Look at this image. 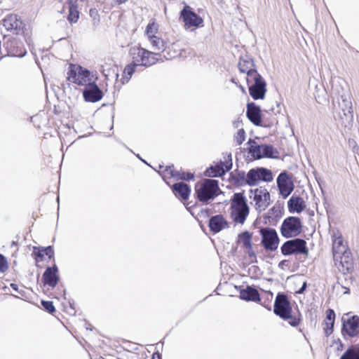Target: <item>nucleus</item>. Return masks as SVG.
Segmentation results:
<instances>
[{
	"label": "nucleus",
	"mask_w": 359,
	"mask_h": 359,
	"mask_svg": "<svg viewBox=\"0 0 359 359\" xmlns=\"http://www.w3.org/2000/svg\"><path fill=\"white\" fill-rule=\"evenodd\" d=\"M91 80L89 70L79 65L69 64L67 73V81L69 83L84 87L89 84Z\"/></svg>",
	"instance_id": "obj_7"
},
{
	"label": "nucleus",
	"mask_w": 359,
	"mask_h": 359,
	"mask_svg": "<svg viewBox=\"0 0 359 359\" xmlns=\"http://www.w3.org/2000/svg\"><path fill=\"white\" fill-rule=\"evenodd\" d=\"M2 26L13 36H30L32 27L16 13H10L2 20Z\"/></svg>",
	"instance_id": "obj_5"
},
{
	"label": "nucleus",
	"mask_w": 359,
	"mask_h": 359,
	"mask_svg": "<svg viewBox=\"0 0 359 359\" xmlns=\"http://www.w3.org/2000/svg\"><path fill=\"white\" fill-rule=\"evenodd\" d=\"M194 179H195L194 173L191 172L184 171L182 168L178 170L177 181L182 180V181L189 182L191 180H194Z\"/></svg>",
	"instance_id": "obj_39"
},
{
	"label": "nucleus",
	"mask_w": 359,
	"mask_h": 359,
	"mask_svg": "<svg viewBox=\"0 0 359 359\" xmlns=\"http://www.w3.org/2000/svg\"><path fill=\"white\" fill-rule=\"evenodd\" d=\"M90 16H93V15H97V11L95 8H91L90 10Z\"/></svg>",
	"instance_id": "obj_48"
},
{
	"label": "nucleus",
	"mask_w": 359,
	"mask_h": 359,
	"mask_svg": "<svg viewBox=\"0 0 359 359\" xmlns=\"http://www.w3.org/2000/svg\"><path fill=\"white\" fill-rule=\"evenodd\" d=\"M280 231L281 235L286 238L297 236L302 231L301 219L293 216L285 218L281 224Z\"/></svg>",
	"instance_id": "obj_10"
},
{
	"label": "nucleus",
	"mask_w": 359,
	"mask_h": 359,
	"mask_svg": "<svg viewBox=\"0 0 359 359\" xmlns=\"http://www.w3.org/2000/svg\"><path fill=\"white\" fill-rule=\"evenodd\" d=\"M114 1L116 4L121 5V4H123L126 3V1H128V0H114Z\"/></svg>",
	"instance_id": "obj_49"
},
{
	"label": "nucleus",
	"mask_w": 359,
	"mask_h": 359,
	"mask_svg": "<svg viewBox=\"0 0 359 359\" xmlns=\"http://www.w3.org/2000/svg\"><path fill=\"white\" fill-rule=\"evenodd\" d=\"M273 178V173L271 170L261 167L250 169L247 173L245 182L250 186H255L261 181L271 182Z\"/></svg>",
	"instance_id": "obj_11"
},
{
	"label": "nucleus",
	"mask_w": 359,
	"mask_h": 359,
	"mask_svg": "<svg viewBox=\"0 0 359 359\" xmlns=\"http://www.w3.org/2000/svg\"><path fill=\"white\" fill-rule=\"evenodd\" d=\"M171 190L174 195L183 201H187L191 194V188L186 183L181 182L171 186Z\"/></svg>",
	"instance_id": "obj_26"
},
{
	"label": "nucleus",
	"mask_w": 359,
	"mask_h": 359,
	"mask_svg": "<svg viewBox=\"0 0 359 359\" xmlns=\"http://www.w3.org/2000/svg\"><path fill=\"white\" fill-rule=\"evenodd\" d=\"M60 280L58 275V269L55 264L51 267H48L42 276V281L45 285L50 287H55Z\"/></svg>",
	"instance_id": "obj_21"
},
{
	"label": "nucleus",
	"mask_w": 359,
	"mask_h": 359,
	"mask_svg": "<svg viewBox=\"0 0 359 359\" xmlns=\"http://www.w3.org/2000/svg\"><path fill=\"white\" fill-rule=\"evenodd\" d=\"M306 286H307V284H306V282H304L302 286V287L298 290L297 291V294H302L304 292V290H306Z\"/></svg>",
	"instance_id": "obj_44"
},
{
	"label": "nucleus",
	"mask_w": 359,
	"mask_h": 359,
	"mask_svg": "<svg viewBox=\"0 0 359 359\" xmlns=\"http://www.w3.org/2000/svg\"><path fill=\"white\" fill-rule=\"evenodd\" d=\"M229 213L236 224H243L249 215L250 208L244 192L235 193L230 199Z\"/></svg>",
	"instance_id": "obj_3"
},
{
	"label": "nucleus",
	"mask_w": 359,
	"mask_h": 359,
	"mask_svg": "<svg viewBox=\"0 0 359 359\" xmlns=\"http://www.w3.org/2000/svg\"><path fill=\"white\" fill-rule=\"evenodd\" d=\"M340 359H359V344L348 347Z\"/></svg>",
	"instance_id": "obj_35"
},
{
	"label": "nucleus",
	"mask_w": 359,
	"mask_h": 359,
	"mask_svg": "<svg viewBox=\"0 0 359 359\" xmlns=\"http://www.w3.org/2000/svg\"><path fill=\"white\" fill-rule=\"evenodd\" d=\"M9 269V263L6 257L0 254V273H5Z\"/></svg>",
	"instance_id": "obj_40"
},
{
	"label": "nucleus",
	"mask_w": 359,
	"mask_h": 359,
	"mask_svg": "<svg viewBox=\"0 0 359 359\" xmlns=\"http://www.w3.org/2000/svg\"><path fill=\"white\" fill-rule=\"evenodd\" d=\"M232 167L231 160L226 162H220L215 166L208 168L205 175L209 177H221L231 170Z\"/></svg>",
	"instance_id": "obj_22"
},
{
	"label": "nucleus",
	"mask_w": 359,
	"mask_h": 359,
	"mask_svg": "<svg viewBox=\"0 0 359 359\" xmlns=\"http://www.w3.org/2000/svg\"><path fill=\"white\" fill-rule=\"evenodd\" d=\"M273 298V294L270 291H265L264 294L260 297L261 304L264 306L266 309L271 310V303Z\"/></svg>",
	"instance_id": "obj_38"
},
{
	"label": "nucleus",
	"mask_w": 359,
	"mask_h": 359,
	"mask_svg": "<svg viewBox=\"0 0 359 359\" xmlns=\"http://www.w3.org/2000/svg\"><path fill=\"white\" fill-rule=\"evenodd\" d=\"M335 266L343 274L351 273L354 269V260L351 251L333 255Z\"/></svg>",
	"instance_id": "obj_14"
},
{
	"label": "nucleus",
	"mask_w": 359,
	"mask_h": 359,
	"mask_svg": "<svg viewBox=\"0 0 359 359\" xmlns=\"http://www.w3.org/2000/svg\"><path fill=\"white\" fill-rule=\"evenodd\" d=\"M152 359H161V356L158 353H154L152 355Z\"/></svg>",
	"instance_id": "obj_46"
},
{
	"label": "nucleus",
	"mask_w": 359,
	"mask_h": 359,
	"mask_svg": "<svg viewBox=\"0 0 359 359\" xmlns=\"http://www.w3.org/2000/svg\"><path fill=\"white\" fill-rule=\"evenodd\" d=\"M238 67L241 72L246 74V77H249L250 74H259L255 68L253 60L248 56L240 57Z\"/></svg>",
	"instance_id": "obj_25"
},
{
	"label": "nucleus",
	"mask_w": 359,
	"mask_h": 359,
	"mask_svg": "<svg viewBox=\"0 0 359 359\" xmlns=\"http://www.w3.org/2000/svg\"><path fill=\"white\" fill-rule=\"evenodd\" d=\"M269 213L271 214L272 216H274V217H280L282 215V210H281V208L280 205H274L273 207H272L270 210H269Z\"/></svg>",
	"instance_id": "obj_43"
},
{
	"label": "nucleus",
	"mask_w": 359,
	"mask_h": 359,
	"mask_svg": "<svg viewBox=\"0 0 359 359\" xmlns=\"http://www.w3.org/2000/svg\"><path fill=\"white\" fill-rule=\"evenodd\" d=\"M262 236V244L266 250L275 251L279 244V238L275 229L262 228L259 230Z\"/></svg>",
	"instance_id": "obj_15"
},
{
	"label": "nucleus",
	"mask_w": 359,
	"mask_h": 359,
	"mask_svg": "<svg viewBox=\"0 0 359 359\" xmlns=\"http://www.w3.org/2000/svg\"><path fill=\"white\" fill-rule=\"evenodd\" d=\"M69 5V13L67 15V20L71 23H76L79 19L80 12L78 9V6L76 1L73 0H67Z\"/></svg>",
	"instance_id": "obj_33"
},
{
	"label": "nucleus",
	"mask_w": 359,
	"mask_h": 359,
	"mask_svg": "<svg viewBox=\"0 0 359 359\" xmlns=\"http://www.w3.org/2000/svg\"><path fill=\"white\" fill-rule=\"evenodd\" d=\"M250 143L251 145L248 149L249 154L255 159L262 158L263 144L259 145L255 141H250Z\"/></svg>",
	"instance_id": "obj_36"
},
{
	"label": "nucleus",
	"mask_w": 359,
	"mask_h": 359,
	"mask_svg": "<svg viewBox=\"0 0 359 359\" xmlns=\"http://www.w3.org/2000/svg\"><path fill=\"white\" fill-rule=\"evenodd\" d=\"M263 158H277L278 151L272 145L263 144Z\"/></svg>",
	"instance_id": "obj_37"
},
{
	"label": "nucleus",
	"mask_w": 359,
	"mask_h": 359,
	"mask_svg": "<svg viewBox=\"0 0 359 359\" xmlns=\"http://www.w3.org/2000/svg\"><path fill=\"white\" fill-rule=\"evenodd\" d=\"M280 250L281 253L285 256L292 254H302L308 256L309 254L306 242L301 238L287 241L282 245Z\"/></svg>",
	"instance_id": "obj_12"
},
{
	"label": "nucleus",
	"mask_w": 359,
	"mask_h": 359,
	"mask_svg": "<svg viewBox=\"0 0 359 359\" xmlns=\"http://www.w3.org/2000/svg\"><path fill=\"white\" fill-rule=\"evenodd\" d=\"M237 243L243 250L250 262H257V255L252 243V233L245 231L238 236Z\"/></svg>",
	"instance_id": "obj_13"
},
{
	"label": "nucleus",
	"mask_w": 359,
	"mask_h": 359,
	"mask_svg": "<svg viewBox=\"0 0 359 359\" xmlns=\"http://www.w3.org/2000/svg\"><path fill=\"white\" fill-rule=\"evenodd\" d=\"M239 297L241 299L248 302H258L261 301L258 290L251 286H247L245 289L239 287Z\"/></svg>",
	"instance_id": "obj_28"
},
{
	"label": "nucleus",
	"mask_w": 359,
	"mask_h": 359,
	"mask_svg": "<svg viewBox=\"0 0 359 359\" xmlns=\"http://www.w3.org/2000/svg\"><path fill=\"white\" fill-rule=\"evenodd\" d=\"M246 116L248 118L255 126H261L262 111L259 106L254 102L247 104Z\"/></svg>",
	"instance_id": "obj_24"
},
{
	"label": "nucleus",
	"mask_w": 359,
	"mask_h": 359,
	"mask_svg": "<svg viewBox=\"0 0 359 359\" xmlns=\"http://www.w3.org/2000/svg\"><path fill=\"white\" fill-rule=\"evenodd\" d=\"M240 88H241V90H242L243 91H244V88H243L242 86H240Z\"/></svg>",
	"instance_id": "obj_52"
},
{
	"label": "nucleus",
	"mask_w": 359,
	"mask_h": 359,
	"mask_svg": "<svg viewBox=\"0 0 359 359\" xmlns=\"http://www.w3.org/2000/svg\"><path fill=\"white\" fill-rule=\"evenodd\" d=\"M273 312L292 327H297L302 321L301 312L297 307L292 309L287 295L284 293H278L273 305Z\"/></svg>",
	"instance_id": "obj_2"
},
{
	"label": "nucleus",
	"mask_w": 359,
	"mask_h": 359,
	"mask_svg": "<svg viewBox=\"0 0 359 359\" xmlns=\"http://www.w3.org/2000/svg\"><path fill=\"white\" fill-rule=\"evenodd\" d=\"M196 198L202 203H208L219 196L220 189L218 181L212 179H203L194 187Z\"/></svg>",
	"instance_id": "obj_4"
},
{
	"label": "nucleus",
	"mask_w": 359,
	"mask_h": 359,
	"mask_svg": "<svg viewBox=\"0 0 359 359\" xmlns=\"http://www.w3.org/2000/svg\"><path fill=\"white\" fill-rule=\"evenodd\" d=\"M149 42L151 44V48L154 50L157 51L156 53L160 54L163 50H165L167 40L163 37L161 33L159 35L153 37L151 41H149Z\"/></svg>",
	"instance_id": "obj_34"
},
{
	"label": "nucleus",
	"mask_w": 359,
	"mask_h": 359,
	"mask_svg": "<svg viewBox=\"0 0 359 359\" xmlns=\"http://www.w3.org/2000/svg\"><path fill=\"white\" fill-rule=\"evenodd\" d=\"M186 43L182 39H175L166 42L165 50L161 53L167 60H172L182 55L185 50Z\"/></svg>",
	"instance_id": "obj_16"
},
{
	"label": "nucleus",
	"mask_w": 359,
	"mask_h": 359,
	"mask_svg": "<svg viewBox=\"0 0 359 359\" xmlns=\"http://www.w3.org/2000/svg\"><path fill=\"white\" fill-rule=\"evenodd\" d=\"M41 305L45 311L48 312L49 313L53 314L55 312V308L53 305V303L50 301H41Z\"/></svg>",
	"instance_id": "obj_42"
},
{
	"label": "nucleus",
	"mask_w": 359,
	"mask_h": 359,
	"mask_svg": "<svg viewBox=\"0 0 359 359\" xmlns=\"http://www.w3.org/2000/svg\"><path fill=\"white\" fill-rule=\"evenodd\" d=\"M341 334L346 338L359 336V316L354 315L348 319L342 318Z\"/></svg>",
	"instance_id": "obj_17"
},
{
	"label": "nucleus",
	"mask_w": 359,
	"mask_h": 359,
	"mask_svg": "<svg viewBox=\"0 0 359 359\" xmlns=\"http://www.w3.org/2000/svg\"><path fill=\"white\" fill-rule=\"evenodd\" d=\"M245 139V132L244 129H240L238 130L236 135L234 137V140L237 145H241Z\"/></svg>",
	"instance_id": "obj_41"
},
{
	"label": "nucleus",
	"mask_w": 359,
	"mask_h": 359,
	"mask_svg": "<svg viewBox=\"0 0 359 359\" xmlns=\"http://www.w3.org/2000/svg\"><path fill=\"white\" fill-rule=\"evenodd\" d=\"M208 226L213 233H218L227 228L229 223L222 215H217L210 219Z\"/></svg>",
	"instance_id": "obj_27"
},
{
	"label": "nucleus",
	"mask_w": 359,
	"mask_h": 359,
	"mask_svg": "<svg viewBox=\"0 0 359 359\" xmlns=\"http://www.w3.org/2000/svg\"><path fill=\"white\" fill-rule=\"evenodd\" d=\"M277 185L280 194L283 198H287L294 190L292 175H289L286 172H281L277 178Z\"/></svg>",
	"instance_id": "obj_18"
},
{
	"label": "nucleus",
	"mask_w": 359,
	"mask_h": 359,
	"mask_svg": "<svg viewBox=\"0 0 359 359\" xmlns=\"http://www.w3.org/2000/svg\"><path fill=\"white\" fill-rule=\"evenodd\" d=\"M160 168L162 169V170L161 171L162 178L167 184L170 185L169 180L171 179L177 180L178 170L175 168L174 165H168L165 166V168L163 166H160Z\"/></svg>",
	"instance_id": "obj_31"
},
{
	"label": "nucleus",
	"mask_w": 359,
	"mask_h": 359,
	"mask_svg": "<svg viewBox=\"0 0 359 359\" xmlns=\"http://www.w3.org/2000/svg\"><path fill=\"white\" fill-rule=\"evenodd\" d=\"M180 19L184 22L185 29L195 30L203 27V19L196 14L189 6L186 5L180 11Z\"/></svg>",
	"instance_id": "obj_9"
},
{
	"label": "nucleus",
	"mask_w": 359,
	"mask_h": 359,
	"mask_svg": "<svg viewBox=\"0 0 359 359\" xmlns=\"http://www.w3.org/2000/svg\"><path fill=\"white\" fill-rule=\"evenodd\" d=\"M338 342H339V346L338 348V350H342L343 346H344L342 342L339 339H338Z\"/></svg>",
	"instance_id": "obj_50"
},
{
	"label": "nucleus",
	"mask_w": 359,
	"mask_h": 359,
	"mask_svg": "<svg viewBox=\"0 0 359 359\" xmlns=\"http://www.w3.org/2000/svg\"><path fill=\"white\" fill-rule=\"evenodd\" d=\"M32 257L35 260L36 264L43 261L45 255H46L49 259L54 257V250L52 246L41 247V246H34Z\"/></svg>",
	"instance_id": "obj_23"
},
{
	"label": "nucleus",
	"mask_w": 359,
	"mask_h": 359,
	"mask_svg": "<svg viewBox=\"0 0 359 359\" xmlns=\"http://www.w3.org/2000/svg\"><path fill=\"white\" fill-rule=\"evenodd\" d=\"M129 56L131 62L125 67L123 72V78L127 79L131 78L137 66L149 67L156 64L161 55L137 45L130 48Z\"/></svg>",
	"instance_id": "obj_1"
},
{
	"label": "nucleus",
	"mask_w": 359,
	"mask_h": 359,
	"mask_svg": "<svg viewBox=\"0 0 359 359\" xmlns=\"http://www.w3.org/2000/svg\"><path fill=\"white\" fill-rule=\"evenodd\" d=\"M11 287L13 290H15V291H16V292H18V285H17V284H15V283H11Z\"/></svg>",
	"instance_id": "obj_47"
},
{
	"label": "nucleus",
	"mask_w": 359,
	"mask_h": 359,
	"mask_svg": "<svg viewBox=\"0 0 359 359\" xmlns=\"http://www.w3.org/2000/svg\"><path fill=\"white\" fill-rule=\"evenodd\" d=\"M83 91V97L86 102H97L102 100L103 97V93L92 80L89 82V84L84 86Z\"/></svg>",
	"instance_id": "obj_20"
},
{
	"label": "nucleus",
	"mask_w": 359,
	"mask_h": 359,
	"mask_svg": "<svg viewBox=\"0 0 359 359\" xmlns=\"http://www.w3.org/2000/svg\"><path fill=\"white\" fill-rule=\"evenodd\" d=\"M160 34L158 23L156 22V19H151L147 25L144 31V34L148 41H151L153 37Z\"/></svg>",
	"instance_id": "obj_32"
},
{
	"label": "nucleus",
	"mask_w": 359,
	"mask_h": 359,
	"mask_svg": "<svg viewBox=\"0 0 359 359\" xmlns=\"http://www.w3.org/2000/svg\"><path fill=\"white\" fill-rule=\"evenodd\" d=\"M249 94L255 100H263L266 93V83L262 76L258 74H250L246 77Z\"/></svg>",
	"instance_id": "obj_8"
},
{
	"label": "nucleus",
	"mask_w": 359,
	"mask_h": 359,
	"mask_svg": "<svg viewBox=\"0 0 359 359\" xmlns=\"http://www.w3.org/2000/svg\"><path fill=\"white\" fill-rule=\"evenodd\" d=\"M249 198L251 200L250 204L259 212L266 210L271 203L269 191L265 187L262 186L250 189Z\"/></svg>",
	"instance_id": "obj_6"
},
{
	"label": "nucleus",
	"mask_w": 359,
	"mask_h": 359,
	"mask_svg": "<svg viewBox=\"0 0 359 359\" xmlns=\"http://www.w3.org/2000/svg\"><path fill=\"white\" fill-rule=\"evenodd\" d=\"M10 53H11V54H12V55H13L15 56H22L23 55V53H22V50H20L19 53L18 51L14 52L13 50L11 51Z\"/></svg>",
	"instance_id": "obj_45"
},
{
	"label": "nucleus",
	"mask_w": 359,
	"mask_h": 359,
	"mask_svg": "<svg viewBox=\"0 0 359 359\" xmlns=\"http://www.w3.org/2000/svg\"><path fill=\"white\" fill-rule=\"evenodd\" d=\"M325 318L323 321V330L327 337L330 336L334 330L335 313L333 309H328L325 312Z\"/></svg>",
	"instance_id": "obj_30"
},
{
	"label": "nucleus",
	"mask_w": 359,
	"mask_h": 359,
	"mask_svg": "<svg viewBox=\"0 0 359 359\" xmlns=\"http://www.w3.org/2000/svg\"><path fill=\"white\" fill-rule=\"evenodd\" d=\"M290 212L300 213L305 210L306 205L304 200L300 196H292L287 202Z\"/></svg>",
	"instance_id": "obj_29"
},
{
	"label": "nucleus",
	"mask_w": 359,
	"mask_h": 359,
	"mask_svg": "<svg viewBox=\"0 0 359 359\" xmlns=\"http://www.w3.org/2000/svg\"><path fill=\"white\" fill-rule=\"evenodd\" d=\"M332 255L350 251L348 242L344 240L341 232L334 231L331 235Z\"/></svg>",
	"instance_id": "obj_19"
},
{
	"label": "nucleus",
	"mask_w": 359,
	"mask_h": 359,
	"mask_svg": "<svg viewBox=\"0 0 359 359\" xmlns=\"http://www.w3.org/2000/svg\"><path fill=\"white\" fill-rule=\"evenodd\" d=\"M1 54V41H0V55Z\"/></svg>",
	"instance_id": "obj_51"
}]
</instances>
